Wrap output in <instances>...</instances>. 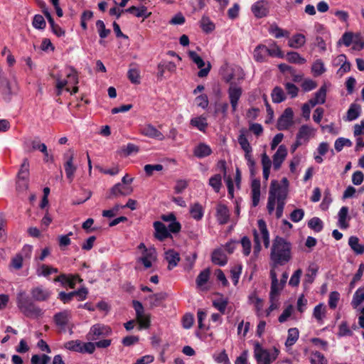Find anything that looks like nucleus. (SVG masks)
Instances as JSON below:
<instances>
[{"instance_id":"13","label":"nucleus","mask_w":364,"mask_h":364,"mask_svg":"<svg viewBox=\"0 0 364 364\" xmlns=\"http://www.w3.org/2000/svg\"><path fill=\"white\" fill-rule=\"evenodd\" d=\"M141 133L147 137L156 139L159 141H162L165 138L160 131L150 124H146L141 127Z\"/></svg>"},{"instance_id":"59","label":"nucleus","mask_w":364,"mask_h":364,"mask_svg":"<svg viewBox=\"0 0 364 364\" xmlns=\"http://www.w3.org/2000/svg\"><path fill=\"white\" fill-rule=\"evenodd\" d=\"M302 274V270L301 269H296L291 275L289 284L291 287H297L299 284L300 277Z\"/></svg>"},{"instance_id":"53","label":"nucleus","mask_w":364,"mask_h":364,"mask_svg":"<svg viewBox=\"0 0 364 364\" xmlns=\"http://www.w3.org/2000/svg\"><path fill=\"white\" fill-rule=\"evenodd\" d=\"M96 26L101 38H105L110 33L111 31L105 28V25L102 20H98L96 22Z\"/></svg>"},{"instance_id":"40","label":"nucleus","mask_w":364,"mask_h":364,"mask_svg":"<svg viewBox=\"0 0 364 364\" xmlns=\"http://www.w3.org/2000/svg\"><path fill=\"white\" fill-rule=\"evenodd\" d=\"M269 33L273 35L275 38H279L282 37H288L289 33L279 28L277 24L273 23L269 28Z\"/></svg>"},{"instance_id":"48","label":"nucleus","mask_w":364,"mask_h":364,"mask_svg":"<svg viewBox=\"0 0 364 364\" xmlns=\"http://www.w3.org/2000/svg\"><path fill=\"white\" fill-rule=\"evenodd\" d=\"M213 358L218 363L230 364L229 358L225 349L218 353H214Z\"/></svg>"},{"instance_id":"22","label":"nucleus","mask_w":364,"mask_h":364,"mask_svg":"<svg viewBox=\"0 0 364 364\" xmlns=\"http://www.w3.org/2000/svg\"><path fill=\"white\" fill-rule=\"evenodd\" d=\"M252 206L258 205L260 198V181L253 179L251 184Z\"/></svg>"},{"instance_id":"21","label":"nucleus","mask_w":364,"mask_h":364,"mask_svg":"<svg viewBox=\"0 0 364 364\" xmlns=\"http://www.w3.org/2000/svg\"><path fill=\"white\" fill-rule=\"evenodd\" d=\"M252 11L257 18H262L267 15L268 9L264 1H259L252 5Z\"/></svg>"},{"instance_id":"23","label":"nucleus","mask_w":364,"mask_h":364,"mask_svg":"<svg viewBox=\"0 0 364 364\" xmlns=\"http://www.w3.org/2000/svg\"><path fill=\"white\" fill-rule=\"evenodd\" d=\"M0 87L2 93L4 95L5 100H9L11 95L10 83L7 78L5 77L2 69L0 68Z\"/></svg>"},{"instance_id":"31","label":"nucleus","mask_w":364,"mask_h":364,"mask_svg":"<svg viewBox=\"0 0 364 364\" xmlns=\"http://www.w3.org/2000/svg\"><path fill=\"white\" fill-rule=\"evenodd\" d=\"M305 36L301 33L294 35L288 42V46L293 48H299L305 44Z\"/></svg>"},{"instance_id":"61","label":"nucleus","mask_w":364,"mask_h":364,"mask_svg":"<svg viewBox=\"0 0 364 364\" xmlns=\"http://www.w3.org/2000/svg\"><path fill=\"white\" fill-rule=\"evenodd\" d=\"M340 299V294L338 291H332L329 294L328 305L332 309L336 308L338 301Z\"/></svg>"},{"instance_id":"18","label":"nucleus","mask_w":364,"mask_h":364,"mask_svg":"<svg viewBox=\"0 0 364 364\" xmlns=\"http://www.w3.org/2000/svg\"><path fill=\"white\" fill-rule=\"evenodd\" d=\"M165 259L168 263V269L171 270L177 266L180 261V256L176 251L173 250H168L165 252Z\"/></svg>"},{"instance_id":"62","label":"nucleus","mask_w":364,"mask_h":364,"mask_svg":"<svg viewBox=\"0 0 364 364\" xmlns=\"http://www.w3.org/2000/svg\"><path fill=\"white\" fill-rule=\"evenodd\" d=\"M304 216V211L303 209L297 208L294 210L290 214V219L294 222L298 223L301 221Z\"/></svg>"},{"instance_id":"51","label":"nucleus","mask_w":364,"mask_h":364,"mask_svg":"<svg viewBox=\"0 0 364 364\" xmlns=\"http://www.w3.org/2000/svg\"><path fill=\"white\" fill-rule=\"evenodd\" d=\"M222 177L220 174H215L209 179V185L213 187L215 192L218 193L222 183Z\"/></svg>"},{"instance_id":"25","label":"nucleus","mask_w":364,"mask_h":364,"mask_svg":"<svg viewBox=\"0 0 364 364\" xmlns=\"http://www.w3.org/2000/svg\"><path fill=\"white\" fill-rule=\"evenodd\" d=\"M167 297V294L165 292H160L149 295L146 299L149 301L151 308L156 307L161 305V302Z\"/></svg>"},{"instance_id":"11","label":"nucleus","mask_w":364,"mask_h":364,"mask_svg":"<svg viewBox=\"0 0 364 364\" xmlns=\"http://www.w3.org/2000/svg\"><path fill=\"white\" fill-rule=\"evenodd\" d=\"M287 155V149L284 145H280L273 155V168L277 171L280 168L283 161Z\"/></svg>"},{"instance_id":"29","label":"nucleus","mask_w":364,"mask_h":364,"mask_svg":"<svg viewBox=\"0 0 364 364\" xmlns=\"http://www.w3.org/2000/svg\"><path fill=\"white\" fill-rule=\"evenodd\" d=\"M190 124L201 132H205L208 126L205 117L201 115L191 119Z\"/></svg>"},{"instance_id":"57","label":"nucleus","mask_w":364,"mask_h":364,"mask_svg":"<svg viewBox=\"0 0 364 364\" xmlns=\"http://www.w3.org/2000/svg\"><path fill=\"white\" fill-rule=\"evenodd\" d=\"M228 304V300L224 299H220L218 300H214L213 301V306L216 308L223 314H225Z\"/></svg>"},{"instance_id":"55","label":"nucleus","mask_w":364,"mask_h":364,"mask_svg":"<svg viewBox=\"0 0 364 364\" xmlns=\"http://www.w3.org/2000/svg\"><path fill=\"white\" fill-rule=\"evenodd\" d=\"M351 145L352 142L350 139L341 137L336 140L334 146L337 151H341L344 146H351Z\"/></svg>"},{"instance_id":"3","label":"nucleus","mask_w":364,"mask_h":364,"mask_svg":"<svg viewBox=\"0 0 364 364\" xmlns=\"http://www.w3.org/2000/svg\"><path fill=\"white\" fill-rule=\"evenodd\" d=\"M111 333L112 329L109 326L97 323L90 328L86 338L88 341H96L100 338L108 336Z\"/></svg>"},{"instance_id":"37","label":"nucleus","mask_w":364,"mask_h":364,"mask_svg":"<svg viewBox=\"0 0 364 364\" xmlns=\"http://www.w3.org/2000/svg\"><path fill=\"white\" fill-rule=\"evenodd\" d=\"M360 109L359 105L355 103L351 104L347 112V120L353 121L357 119L360 115Z\"/></svg>"},{"instance_id":"43","label":"nucleus","mask_w":364,"mask_h":364,"mask_svg":"<svg viewBox=\"0 0 364 364\" xmlns=\"http://www.w3.org/2000/svg\"><path fill=\"white\" fill-rule=\"evenodd\" d=\"M285 95L280 87H275L272 92V99L274 103H280L285 100Z\"/></svg>"},{"instance_id":"26","label":"nucleus","mask_w":364,"mask_h":364,"mask_svg":"<svg viewBox=\"0 0 364 364\" xmlns=\"http://www.w3.org/2000/svg\"><path fill=\"white\" fill-rule=\"evenodd\" d=\"M246 133L247 130L245 128L241 129L237 139L238 143L245 153L252 151V148L247 139Z\"/></svg>"},{"instance_id":"36","label":"nucleus","mask_w":364,"mask_h":364,"mask_svg":"<svg viewBox=\"0 0 364 364\" xmlns=\"http://www.w3.org/2000/svg\"><path fill=\"white\" fill-rule=\"evenodd\" d=\"M299 336V330L296 328H291L288 331L287 339L285 342L287 347L292 346L298 340Z\"/></svg>"},{"instance_id":"19","label":"nucleus","mask_w":364,"mask_h":364,"mask_svg":"<svg viewBox=\"0 0 364 364\" xmlns=\"http://www.w3.org/2000/svg\"><path fill=\"white\" fill-rule=\"evenodd\" d=\"M267 47L265 45L259 44L254 50L253 58L256 62L263 63L267 61Z\"/></svg>"},{"instance_id":"6","label":"nucleus","mask_w":364,"mask_h":364,"mask_svg":"<svg viewBox=\"0 0 364 364\" xmlns=\"http://www.w3.org/2000/svg\"><path fill=\"white\" fill-rule=\"evenodd\" d=\"M255 356L258 364H270L276 359V356H271L269 352L262 348L259 343L255 345Z\"/></svg>"},{"instance_id":"30","label":"nucleus","mask_w":364,"mask_h":364,"mask_svg":"<svg viewBox=\"0 0 364 364\" xmlns=\"http://www.w3.org/2000/svg\"><path fill=\"white\" fill-rule=\"evenodd\" d=\"M29 187V177L16 176V190L18 193L26 192Z\"/></svg>"},{"instance_id":"8","label":"nucleus","mask_w":364,"mask_h":364,"mask_svg":"<svg viewBox=\"0 0 364 364\" xmlns=\"http://www.w3.org/2000/svg\"><path fill=\"white\" fill-rule=\"evenodd\" d=\"M64 159H66L65 163V171L67 178L70 181H72L74 178L75 172L76 171L77 167L73 164V161L74 158V152L72 149H69L63 156Z\"/></svg>"},{"instance_id":"41","label":"nucleus","mask_w":364,"mask_h":364,"mask_svg":"<svg viewBox=\"0 0 364 364\" xmlns=\"http://www.w3.org/2000/svg\"><path fill=\"white\" fill-rule=\"evenodd\" d=\"M317 268L309 267L308 269V272L305 274V277L303 282V284L306 288L314 282L317 274Z\"/></svg>"},{"instance_id":"58","label":"nucleus","mask_w":364,"mask_h":364,"mask_svg":"<svg viewBox=\"0 0 364 364\" xmlns=\"http://www.w3.org/2000/svg\"><path fill=\"white\" fill-rule=\"evenodd\" d=\"M32 23L33 27L37 29H43L46 25L44 18L40 14L34 16Z\"/></svg>"},{"instance_id":"14","label":"nucleus","mask_w":364,"mask_h":364,"mask_svg":"<svg viewBox=\"0 0 364 364\" xmlns=\"http://www.w3.org/2000/svg\"><path fill=\"white\" fill-rule=\"evenodd\" d=\"M156 259V250L154 248L145 250L142 252V256L138 259V262H141L146 269L150 268L152 266V261Z\"/></svg>"},{"instance_id":"9","label":"nucleus","mask_w":364,"mask_h":364,"mask_svg":"<svg viewBox=\"0 0 364 364\" xmlns=\"http://www.w3.org/2000/svg\"><path fill=\"white\" fill-rule=\"evenodd\" d=\"M132 192L133 188L131 186H124L121 183H118L110 189L109 193L107 195V198L112 199L120 196H128Z\"/></svg>"},{"instance_id":"45","label":"nucleus","mask_w":364,"mask_h":364,"mask_svg":"<svg viewBox=\"0 0 364 364\" xmlns=\"http://www.w3.org/2000/svg\"><path fill=\"white\" fill-rule=\"evenodd\" d=\"M310 362L311 364H328L326 358L318 351L311 353Z\"/></svg>"},{"instance_id":"16","label":"nucleus","mask_w":364,"mask_h":364,"mask_svg":"<svg viewBox=\"0 0 364 364\" xmlns=\"http://www.w3.org/2000/svg\"><path fill=\"white\" fill-rule=\"evenodd\" d=\"M154 227L155 229V237L160 241H163L166 238L171 237V234L168 230V228L166 225L160 222L156 221L154 223Z\"/></svg>"},{"instance_id":"2","label":"nucleus","mask_w":364,"mask_h":364,"mask_svg":"<svg viewBox=\"0 0 364 364\" xmlns=\"http://www.w3.org/2000/svg\"><path fill=\"white\" fill-rule=\"evenodd\" d=\"M291 243L282 237L277 236L271 249L270 257L274 266L284 265L291 259Z\"/></svg>"},{"instance_id":"20","label":"nucleus","mask_w":364,"mask_h":364,"mask_svg":"<svg viewBox=\"0 0 364 364\" xmlns=\"http://www.w3.org/2000/svg\"><path fill=\"white\" fill-rule=\"evenodd\" d=\"M270 277L272 279L271 290L269 293V299L273 301L279 294V287L277 274L274 270L270 271Z\"/></svg>"},{"instance_id":"60","label":"nucleus","mask_w":364,"mask_h":364,"mask_svg":"<svg viewBox=\"0 0 364 364\" xmlns=\"http://www.w3.org/2000/svg\"><path fill=\"white\" fill-rule=\"evenodd\" d=\"M273 192H274L273 189L269 188V198H268V202H267V205L268 213L269 214H272L273 213V211L274 210L275 202H276L275 196L274 195Z\"/></svg>"},{"instance_id":"39","label":"nucleus","mask_w":364,"mask_h":364,"mask_svg":"<svg viewBox=\"0 0 364 364\" xmlns=\"http://www.w3.org/2000/svg\"><path fill=\"white\" fill-rule=\"evenodd\" d=\"M190 213L191 217L195 220H201L203 216V209L202 205L198 203H194L190 208Z\"/></svg>"},{"instance_id":"50","label":"nucleus","mask_w":364,"mask_h":364,"mask_svg":"<svg viewBox=\"0 0 364 364\" xmlns=\"http://www.w3.org/2000/svg\"><path fill=\"white\" fill-rule=\"evenodd\" d=\"M81 344L82 342L80 340L70 341L64 344V347L68 350L80 353L82 351Z\"/></svg>"},{"instance_id":"63","label":"nucleus","mask_w":364,"mask_h":364,"mask_svg":"<svg viewBox=\"0 0 364 364\" xmlns=\"http://www.w3.org/2000/svg\"><path fill=\"white\" fill-rule=\"evenodd\" d=\"M241 245L243 248V253L247 256L250 255L251 251V242L248 237L244 236L241 239Z\"/></svg>"},{"instance_id":"52","label":"nucleus","mask_w":364,"mask_h":364,"mask_svg":"<svg viewBox=\"0 0 364 364\" xmlns=\"http://www.w3.org/2000/svg\"><path fill=\"white\" fill-rule=\"evenodd\" d=\"M29 161L27 158L23 159L17 176L29 177Z\"/></svg>"},{"instance_id":"42","label":"nucleus","mask_w":364,"mask_h":364,"mask_svg":"<svg viewBox=\"0 0 364 364\" xmlns=\"http://www.w3.org/2000/svg\"><path fill=\"white\" fill-rule=\"evenodd\" d=\"M287 60L291 63L304 64L306 59L301 57L297 52L290 51L287 54Z\"/></svg>"},{"instance_id":"35","label":"nucleus","mask_w":364,"mask_h":364,"mask_svg":"<svg viewBox=\"0 0 364 364\" xmlns=\"http://www.w3.org/2000/svg\"><path fill=\"white\" fill-rule=\"evenodd\" d=\"M364 301V287L357 289L355 292L351 305L354 309H356Z\"/></svg>"},{"instance_id":"24","label":"nucleus","mask_w":364,"mask_h":364,"mask_svg":"<svg viewBox=\"0 0 364 364\" xmlns=\"http://www.w3.org/2000/svg\"><path fill=\"white\" fill-rule=\"evenodd\" d=\"M211 153L210 147L204 143H200L193 149L194 156L199 159L206 157L210 155Z\"/></svg>"},{"instance_id":"46","label":"nucleus","mask_w":364,"mask_h":364,"mask_svg":"<svg viewBox=\"0 0 364 364\" xmlns=\"http://www.w3.org/2000/svg\"><path fill=\"white\" fill-rule=\"evenodd\" d=\"M308 226L314 230L315 232H319L323 230V225L322 220L317 217L312 218L308 222Z\"/></svg>"},{"instance_id":"34","label":"nucleus","mask_w":364,"mask_h":364,"mask_svg":"<svg viewBox=\"0 0 364 364\" xmlns=\"http://www.w3.org/2000/svg\"><path fill=\"white\" fill-rule=\"evenodd\" d=\"M258 228L261 232L264 245L265 247H268L269 245V232L267 228L266 223L262 219H260L257 222Z\"/></svg>"},{"instance_id":"33","label":"nucleus","mask_w":364,"mask_h":364,"mask_svg":"<svg viewBox=\"0 0 364 364\" xmlns=\"http://www.w3.org/2000/svg\"><path fill=\"white\" fill-rule=\"evenodd\" d=\"M348 245L357 255H362L364 252V245L359 244V239L358 237H350L348 240Z\"/></svg>"},{"instance_id":"12","label":"nucleus","mask_w":364,"mask_h":364,"mask_svg":"<svg viewBox=\"0 0 364 364\" xmlns=\"http://www.w3.org/2000/svg\"><path fill=\"white\" fill-rule=\"evenodd\" d=\"M270 188L273 189V193L277 202H284L288 192L287 187L282 186L278 181L274 180L271 182Z\"/></svg>"},{"instance_id":"10","label":"nucleus","mask_w":364,"mask_h":364,"mask_svg":"<svg viewBox=\"0 0 364 364\" xmlns=\"http://www.w3.org/2000/svg\"><path fill=\"white\" fill-rule=\"evenodd\" d=\"M228 92L232 107V112H235L237 108L238 101L242 96V88L231 83Z\"/></svg>"},{"instance_id":"32","label":"nucleus","mask_w":364,"mask_h":364,"mask_svg":"<svg viewBox=\"0 0 364 364\" xmlns=\"http://www.w3.org/2000/svg\"><path fill=\"white\" fill-rule=\"evenodd\" d=\"M125 12L133 14L136 17H144V18H148L151 13H149L147 11V8L144 6H142L139 8L132 6L127 9H125Z\"/></svg>"},{"instance_id":"47","label":"nucleus","mask_w":364,"mask_h":364,"mask_svg":"<svg viewBox=\"0 0 364 364\" xmlns=\"http://www.w3.org/2000/svg\"><path fill=\"white\" fill-rule=\"evenodd\" d=\"M127 77L133 84L139 85L140 83L139 71L136 68H130L127 73Z\"/></svg>"},{"instance_id":"49","label":"nucleus","mask_w":364,"mask_h":364,"mask_svg":"<svg viewBox=\"0 0 364 364\" xmlns=\"http://www.w3.org/2000/svg\"><path fill=\"white\" fill-rule=\"evenodd\" d=\"M267 53L268 56L271 57H277L279 58H283L284 57L283 52L276 43H273L271 48H267Z\"/></svg>"},{"instance_id":"15","label":"nucleus","mask_w":364,"mask_h":364,"mask_svg":"<svg viewBox=\"0 0 364 364\" xmlns=\"http://www.w3.org/2000/svg\"><path fill=\"white\" fill-rule=\"evenodd\" d=\"M70 318V313L69 311L65 310L55 314L53 320L56 326L65 329Z\"/></svg>"},{"instance_id":"64","label":"nucleus","mask_w":364,"mask_h":364,"mask_svg":"<svg viewBox=\"0 0 364 364\" xmlns=\"http://www.w3.org/2000/svg\"><path fill=\"white\" fill-rule=\"evenodd\" d=\"M325 314V308L322 304H319L314 307V316L318 320L321 321Z\"/></svg>"},{"instance_id":"7","label":"nucleus","mask_w":364,"mask_h":364,"mask_svg":"<svg viewBox=\"0 0 364 364\" xmlns=\"http://www.w3.org/2000/svg\"><path fill=\"white\" fill-rule=\"evenodd\" d=\"M294 112L291 108H286L277 121V127L279 130L288 129L293 124Z\"/></svg>"},{"instance_id":"5","label":"nucleus","mask_w":364,"mask_h":364,"mask_svg":"<svg viewBox=\"0 0 364 364\" xmlns=\"http://www.w3.org/2000/svg\"><path fill=\"white\" fill-rule=\"evenodd\" d=\"M188 56L191 58V60L197 65L198 68H200L199 72L198 73V76L199 77H206L210 69H211V65L208 62L207 67L205 68H203L205 65V62L202 59L200 56H199L195 51L190 50L188 53Z\"/></svg>"},{"instance_id":"27","label":"nucleus","mask_w":364,"mask_h":364,"mask_svg":"<svg viewBox=\"0 0 364 364\" xmlns=\"http://www.w3.org/2000/svg\"><path fill=\"white\" fill-rule=\"evenodd\" d=\"M212 262L219 266H224L228 262V257L223 250H215L212 253Z\"/></svg>"},{"instance_id":"54","label":"nucleus","mask_w":364,"mask_h":364,"mask_svg":"<svg viewBox=\"0 0 364 364\" xmlns=\"http://www.w3.org/2000/svg\"><path fill=\"white\" fill-rule=\"evenodd\" d=\"M50 360V358L46 354H43L41 356L33 355L31 357V364H48Z\"/></svg>"},{"instance_id":"56","label":"nucleus","mask_w":364,"mask_h":364,"mask_svg":"<svg viewBox=\"0 0 364 364\" xmlns=\"http://www.w3.org/2000/svg\"><path fill=\"white\" fill-rule=\"evenodd\" d=\"M311 70L315 75H321L326 70L323 63L321 60H317L314 63Z\"/></svg>"},{"instance_id":"38","label":"nucleus","mask_w":364,"mask_h":364,"mask_svg":"<svg viewBox=\"0 0 364 364\" xmlns=\"http://www.w3.org/2000/svg\"><path fill=\"white\" fill-rule=\"evenodd\" d=\"M311 132V129L308 125H302L296 134V138L302 142H306L309 140Z\"/></svg>"},{"instance_id":"4","label":"nucleus","mask_w":364,"mask_h":364,"mask_svg":"<svg viewBox=\"0 0 364 364\" xmlns=\"http://www.w3.org/2000/svg\"><path fill=\"white\" fill-rule=\"evenodd\" d=\"M132 305L136 311V318L139 324V329L148 328L150 326V316L144 314L142 304L139 301L134 300Z\"/></svg>"},{"instance_id":"1","label":"nucleus","mask_w":364,"mask_h":364,"mask_svg":"<svg viewBox=\"0 0 364 364\" xmlns=\"http://www.w3.org/2000/svg\"><path fill=\"white\" fill-rule=\"evenodd\" d=\"M31 298L26 291L20 290L16 295V304L20 311L26 317L38 318L43 314V310L35 303L36 301H46L51 296V291L42 285L33 287L31 289Z\"/></svg>"},{"instance_id":"28","label":"nucleus","mask_w":364,"mask_h":364,"mask_svg":"<svg viewBox=\"0 0 364 364\" xmlns=\"http://www.w3.org/2000/svg\"><path fill=\"white\" fill-rule=\"evenodd\" d=\"M210 276V270L209 268L203 269L198 275L196 283L198 288L201 289H206L204 288V285L208 282Z\"/></svg>"},{"instance_id":"17","label":"nucleus","mask_w":364,"mask_h":364,"mask_svg":"<svg viewBox=\"0 0 364 364\" xmlns=\"http://www.w3.org/2000/svg\"><path fill=\"white\" fill-rule=\"evenodd\" d=\"M216 218L220 224L224 225L228 223L230 219V213L225 205H218L216 208Z\"/></svg>"},{"instance_id":"44","label":"nucleus","mask_w":364,"mask_h":364,"mask_svg":"<svg viewBox=\"0 0 364 364\" xmlns=\"http://www.w3.org/2000/svg\"><path fill=\"white\" fill-rule=\"evenodd\" d=\"M200 27L204 32L208 33L215 29V24L208 16H203L200 20Z\"/></svg>"}]
</instances>
